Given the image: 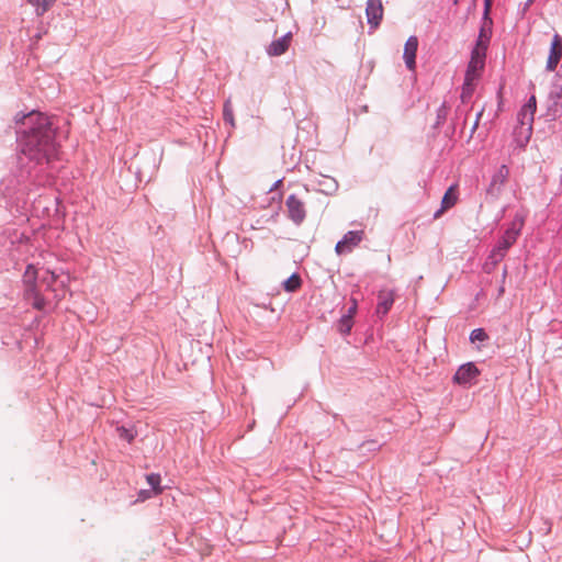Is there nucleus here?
<instances>
[{
    "mask_svg": "<svg viewBox=\"0 0 562 562\" xmlns=\"http://www.w3.org/2000/svg\"><path fill=\"white\" fill-rule=\"evenodd\" d=\"M117 434L121 439L126 440L130 443L135 439L136 436L132 429L125 428L124 426L117 427Z\"/></svg>",
    "mask_w": 562,
    "mask_h": 562,
    "instance_id": "obj_21",
    "label": "nucleus"
},
{
    "mask_svg": "<svg viewBox=\"0 0 562 562\" xmlns=\"http://www.w3.org/2000/svg\"><path fill=\"white\" fill-rule=\"evenodd\" d=\"M509 177V169L506 165H502L494 173L492 181L488 187V193L497 195L501 192V188L505 184Z\"/></svg>",
    "mask_w": 562,
    "mask_h": 562,
    "instance_id": "obj_13",
    "label": "nucleus"
},
{
    "mask_svg": "<svg viewBox=\"0 0 562 562\" xmlns=\"http://www.w3.org/2000/svg\"><path fill=\"white\" fill-rule=\"evenodd\" d=\"M147 483L153 487V494L159 495L162 493V487L160 486L161 477L157 473H150L146 475Z\"/></svg>",
    "mask_w": 562,
    "mask_h": 562,
    "instance_id": "obj_18",
    "label": "nucleus"
},
{
    "mask_svg": "<svg viewBox=\"0 0 562 562\" xmlns=\"http://www.w3.org/2000/svg\"><path fill=\"white\" fill-rule=\"evenodd\" d=\"M562 58V37L555 33L553 35L551 47H550V54L547 60V70L553 71L555 70L557 66L559 65L560 60Z\"/></svg>",
    "mask_w": 562,
    "mask_h": 562,
    "instance_id": "obj_10",
    "label": "nucleus"
},
{
    "mask_svg": "<svg viewBox=\"0 0 562 562\" xmlns=\"http://www.w3.org/2000/svg\"><path fill=\"white\" fill-rule=\"evenodd\" d=\"M503 293H504V288H503V286H501V289H499V294H503Z\"/></svg>",
    "mask_w": 562,
    "mask_h": 562,
    "instance_id": "obj_31",
    "label": "nucleus"
},
{
    "mask_svg": "<svg viewBox=\"0 0 562 562\" xmlns=\"http://www.w3.org/2000/svg\"><path fill=\"white\" fill-rule=\"evenodd\" d=\"M473 82L474 80H469L468 76H465L463 88H462V99L470 98L473 93Z\"/></svg>",
    "mask_w": 562,
    "mask_h": 562,
    "instance_id": "obj_23",
    "label": "nucleus"
},
{
    "mask_svg": "<svg viewBox=\"0 0 562 562\" xmlns=\"http://www.w3.org/2000/svg\"><path fill=\"white\" fill-rule=\"evenodd\" d=\"M506 273H507V269L505 268L504 271H503V278L506 277Z\"/></svg>",
    "mask_w": 562,
    "mask_h": 562,
    "instance_id": "obj_30",
    "label": "nucleus"
},
{
    "mask_svg": "<svg viewBox=\"0 0 562 562\" xmlns=\"http://www.w3.org/2000/svg\"><path fill=\"white\" fill-rule=\"evenodd\" d=\"M481 115H482V112H480V113L477 114V119H476V121H475V123H474L473 130H475V128L477 127V125H479V120H480Z\"/></svg>",
    "mask_w": 562,
    "mask_h": 562,
    "instance_id": "obj_28",
    "label": "nucleus"
},
{
    "mask_svg": "<svg viewBox=\"0 0 562 562\" xmlns=\"http://www.w3.org/2000/svg\"><path fill=\"white\" fill-rule=\"evenodd\" d=\"M151 495L153 494L149 491H140L139 494H138V498L142 499V501H145L147 498H150Z\"/></svg>",
    "mask_w": 562,
    "mask_h": 562,
    "instance_id": "obj_26",
    "label": "nucleus"
},
{
    "mask_svg": "<svg viewBox=\"0 0 562 562\" xmlns=\"http://www.w3.org/2000/svg\"><path fill=\"white\" fill-rule=\"evenodd\" d=\"M383 4L381 0H368L366 14L368 19V23L372 29H376L383 18Z\"/></svg>",
    "mask_w": 562,
    "mask_h": 562,
    "instance_id": "obj_9",
    "label": "nucleus"
},
{
    "mask_svg": "<svg viewBox=\"0 0 562 562\" xmlns=\"http://www.w3.org/2000/svg\"><path fill=\"white\" fill-rule=\"evenodd\" d=\"M59 276L55 271L47 270V276L42 278V283L46 284L47 289L56 292L53 285L58 281Z\"/></svg>",
    "mask_w": 562,
    "mask_h": 562,
    "instance_id": "obj_20",
    "label": "nucleus"
},
{
    "mask_svg": "<svg viewBox=\"0 0 562 562\" xmlns=\"http://www.w3.org/2000/svg\"><path fill=\"white\" fill-rule=\"evenodd\" d=\"M417 48L418 38L416 36H409L405 43L403 53L404 61L409 70H415Z\"/></svg>",
    "mask_w": 562,
    "mask_h": 562,
    "instance_id": "obj_12",
    "label": "nucleus"
},
{
    "mask_svg": "<svg viewBox=\"0 0 562 562\" xmlns=\"http://www.w3.org/2000/svg\"><path fill=\"white\" fill-rule=\"evenodd\" d=\"M533 0H528V3H531Z\"/></svg>",
    "mask_w": 562,
    "mask_h": 562,
    "instance_id": "obj_33",
    "label": "nucleus"
},
{
    "mask_svg": "<svg viewBox=\"0 0 562 562\" xmlns=\"http://www.w3.org/2000/svg\"><path fill=\"white\" fill-rule=\"evenodd\" d=\"M16 124L27 125L21 139V154L35 166L50 164L58 158V147L55 142V130L50 117L32 111L27 114L15 115Z\"/></svg>",
    "mask_w": 562,
    "mask_h": 562,
    "instance_id": "obj_1",
    "label": "nucleus"
},
{
    "mask_svg": "<svg viewBox=\"0 0 562 562\" xmlns=\"http://www.w3.org/2000/svg\"><path fill=\"white\" fill-rule=\"evenodd\" d=\"M291 38V34H286L283 37L273 41L267 49L268 54L270 56H280L284 54L290 46Z\"/></svg>",
    "mask_w": 562,
    "mask_h": 562,
    "instance_id": "obj_15",
    "label": "nucleus"
},
{
    "mask_svg": "<svg viewBox=\"0 0 562 562\" xmlns=\"http://www.w3.org/2000/svg\"><path fill=\"white\" fill-rule=\"evenodd\" d=\"M518 236V232L514 229H508L503 235L502 239L498 241L497 246L492 250L490 255V259L493 265H497L506 255V251L509 249L512 245L515 244Z\"/></svg>",
    "mask_w": 562,
    "mask_h": 562,
    "instance_id": "obj_4",
    "label": "nucleus"
},
{
    "mask_svg": "<svg viewBox=\"0 0 562 562\" xmlns=\"http://www.w3.org/2000/svg\"><path fill=\"white\" fill-rule=\"evenodd\" d=\"M458 201V187L456 184L448 188L441 200V207L438 210L434 217L438 218L443 212L456 205Z\"/></svg>",
    "mask_w": 562,
    "mask_h": 562,
    "instance_id": "obj_14",
    "label": "nucleus"
},
{
    "mask_svg": "<svg viewBox=\"0 0 562 562\" xmlns=\"http://www.w3.org/2000/svg\"><path fill=\"white\" fill-rule=\"evenodd\" d=\"M288 216L295 223L301 224L306 216L305 205L295 194L288 196L285 202Z\"/></svg>",
    "mask_w": 562,
    "mask_h": 562,
    "instance_id": "obj_7",
    "label": "nucleus"
},
{
    "mask_svg": "<svg viewBox=\"0 0 562 562\" xmlns=\"http://www.w3.org/2000/svg\"><path fill=\"white\" fill-rule=\"evenodd\" d=\"M353 325V317L351 315H344L338 322V330L341 334H349Z\"/></svg>",
    "mask_w": 562,
    "mask_h": 562,
    "instance_id": "obj_19",
    "label": "nucleus"
},
{
    "mask_svg": "<svg viewBox=\"0 0 562 562\" xmlns=\"http://www.w3.org/2000/svg\"><path fill=\"white\" fill-rule=\"evenodd\" d=\"M37 278V270L33 265H29L26 267V270L23 276L24 283L30 286L27 290V295L32 300V305L36 310H44L46 306V302L44 297L38 293V291L35 289V281Z\"/></svg>",
    "mask_w": 562,
    "mask_h": 562,
    "instance_id": "obj_3",
    "label": "nucleus"
},
{
    "mask_svg": "<svg viewBox=\"0 0 562 562\" xmlns=\"http://www.w3.org/2000/svg\"><path fill=\"white\" fill-rule=\"evenodd\" d=\"M491 5H492V0H485V11L486 12H488Z\"/></svg>",
    "mask_w": 562,
    "mask_h": 562,
    "instance_id": "obj_27",
    "label": "nucleus"
},
{
    "mask_svg": "<svg viewBox=\"0 0 562 562\" xmlns=\"http://www.w3.org/2000/svg\"><path fill=\"white\" fill-rule=\"evenodd\" d=\"M223 115H224V120L226 122H228L232 126L235 125L233 109H232L229 101H227L224 105Z\"/></svg>",
    "mask_w": 562,
    "mask_h": 562,
    "instance_id": "obj_24",
    "label": "nucleus"
},
{
    "mask_svg": "<svg viewBox=\"0 0 562 562\" xmlns=\"http://www.w3.org/2000/svg\"><path fill=\"white\" fill-rule=\"evenodd\" d=\"M459 2V0H454V3L457 4Z\"/></svg>",
    "mask_w": 562,
    "mask_h": 562,
    "instance_id": "obj_32",
    "label": "nucleus"
},
{
    "mask_svg": "<svg viewBox=\"0 0 562 562\" xmlns=\"http://www.w3.org/2000/svg\"><path fill=\"white\" fill-rule=\"evenodd\" d=\"M487 45L488 38L481 34L477 38L475 47L472 50L471 59L468 65L465 76H468L469 80H476L480 77L481 71L484 69Z\"/></svg>",
    "mask_w": 562,
    "mask_h": 562,
    "instance_id": "obj_2",
    "label": "nucleus"
},
{
    "mask_svg": "<svg viewBox=\"0 0 562 562\" xmlns=\"http://www.w3.org/2000/svg\"><path fill=\"white\" fill-rule=\"evenodd\" d=\"M537 109V100L531 95L527 103L520 109L518 113V123L521 130H525L527 136L531 134L533 116Z\"/></svg>",
    "mask_w": 562,
    "mask_h": 562,
    "instance_id": "obj_5",
    "label": "nucleus"
},
{
    "mask_svg": "<svg viewBox=\"0 0 562 562\" xmlns=\"http://www.w3.org/2000/svg\"><path fill=\"white\" fill-rule=\"evenodd\" d=\"M487 338H488L487 334L482 328H476V329L472 330V333L470 335V340L472 342L485 341V340H487Z\"/></svg>",
    "mask_w": 562,
    "mask_h": 562,
    "instance_id": "obj_22",
    "label": "nucleus"
},
{
    "mask_svg": "<svg viewBox=\"0 0 562 562\" xmlns=\"http://www.w3.org/2000/svg\"><path fill=\"white\" fill-rule=\"evenodd\" d=\"M395 300L394 290L382 289L378 293V305H376V315L380 317L385 316L391 310Z\"/></svg>",
    "mask_w": 562,
    "mask_h": 562,
    "instance_id": "obj_11",
    "label": "nucleus"
},
{
    "mask_svg": "<svg viewBox=\"0 0 562 562\" xmlns=\"http://www.w3.org/2000/svg\"><path fill=\"white\" fill-rule=\"evenodd\" d=\"M357 308H358L357 300L356 299H351V305H350V307L348 310L347 315H351L353 317L355 314L357 313Z\"/></svg>",
    "mask_w": 562,
    "mask_h": 562,
    "instance_id": "obj_25",
    "label": "nucleus"
},
{
    "mask_svg": "<svg viewBox=\"0 0 562 562\" xmlns=\"http://www.w3.org/2000/svg\"><path fill=\"white\" fill-rule=\"evenodd\" d=\"M302 285V280L299 274L294 273L283 282V288L286 292H295Z\"/></svg>",
    "mask_w": 562,
    "mask_h": 562,
    "instance_id": "obj_17",
    "label": "nucleus"
},
{
    "mask_svg": "<svg viewBox=\"0 0 562 562\" xmlns=\"http://www.w3.org/2000/svg\"><path fill=\"white\" fill-rule=\"evenodd\" d=\"M29 2L36 8L37 15H43L54 5L56 0H29Z\"/></svg>",
    "mask_w": 562,
    "mask_h": 562,
    "instance_id": "obj_16",
    "label": "nucleus"
},
{
    "mask_svg": "<svg viewBox=\"0 0 562 562\" xmlns=\"http://www.w3.org/2000/svg\"><path fill=\"white\" fill-rule=\"evenodd\" d=\"M363 231H350L346 233L340 241L336 244L335 251L337 255L351 252L363 239Z\"/></svg>",
    "mask_w": 562,
    "mask_h": 562,
    "instance_id": "obj_6",
    "label": "nucleus"
},
{
    "mask_svg": "<svg viewBox=\"0 0 562 562\" xmlns=\"http://www.w3.org/2000/svg\"><path fill=\"white\" fill-rule=\"evenodd\" d=\"M60 286L63 288V290L65 289V286H66V281L65 280H60Z\"/></svg>",
    "mask_w": 562,
    "mask_h": 562,
    "instance_id": "obj_29",
    "label": "nucleus"
},
{
    "mask_svg": "<svg viewBox=\"0 0 562 562\" xmlns=\"http://www.w3.org/2000/svg\"><path fill=\"white\" fill-rule=\"evenodd\" d=\"M479 374V369L472 362H469L457 370L453 381L462 385L471 384Z\"/></svg>",
    "mask_w": 562,
    "mask_h": 562,
    "instance_id": "obj_8",
    "label": "nucleus"
}]
</instances>
